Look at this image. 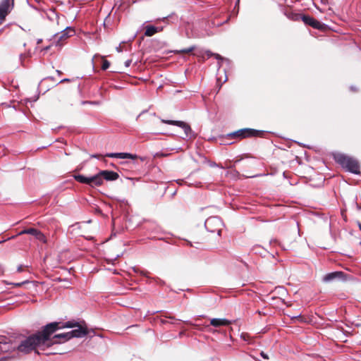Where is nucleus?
Here are the masks:
<instances>
[{"instance_id": "nucleus-33", "label": "nucleus", "mask_w": 361, "mask_h": 361, "mask_svg": "<svg viewBox=\"0 0 361 361\" xmlns=\"http://www.w3.org/2000/svg\"><path fill=\"white\" fill-rule=\"evenodd\" d=\"M161 322H162V323H166V321H165V320H162Z\"/></svg>"}, {"instance_id": "nucleus-13", "label": "nucleus", "mask_w": 361, "mask_h": 361, "mask_svg": "<svg viewBox=\"0 0 361 361\" xmlns=\"http://www.w3.org/2000/svg\"><path fill=\"white\" fill-rule=\"evenodd\" d=\"M51 336H52V334ZM51 339L54 341V344L61 343V342L67 341L71 339L70 333L68 331L56 334L54 336H51Z\"/></svg>"}, {"instance_id": "nucleus-2", "label": "nucleus", "mask_w": 361, "mask_h": 361, "mask_svg": "<svg viewBox=\"0 0 361 361\" xmlns=\"http://www.w3.org/2000/svg\"><path fill=\"white\" fill-rule=\"evenodd\" d=\"M74 179L79 183L87 184L91 187L100 186L103 184L104 180L110 181L116 180L118 178L119 176L117 173L103 170L100 171L98 173L90 177H85L82 175H75Z\"/></svg>"}, {"instance_id": "nucleus-25", "label": "nucleus", "mask_w": 361, "mask_h": 361, "mask_svg": "<svg viewBox=\"0 0 361 361\" xmlns=\"http://www.w3.org/2000/svg\"><path fill=\"white\" fill-rule=\"evenodd\" d=\"M23 269H24L23 266V265H20V266H18V268H17V271H18V272H21V271H23Z\"/></svg>"}, {"instance_id": "nucleus-16", "label": "nucleus", "mask_w": 361, "mask_h": 361, "mask_svg": "<svg viewBox=\"0 0 361 361\" xmlns=\"http://www.w3.org/2000/svg\"><path fill=\"white\" fill-rule=\"evenodd\" d=\"M231 324V322L226 319L214 318L210 320V324L215 327H219L221 326H228Z\"/></svg>"}, {"instance_id": "nucleus-18", "label": "nucleus", "mask_w": 361, "mask_h": 361, "mask_svg": "<svg viewBox=\"0 0 361 361\" xmlns=\"http://www.w3.org/2000/svg\"><path fill=\"white\" fill-rule=\"evenodd\" d=\"M80 324L75 321H68L66 322L63 325V327L66 328H75L78 326Z\"/></svg>"}, {"instance_id": "nucleus-24", "label": "nucleus", "mask_w": 361, "mask_h": 361, "mask_svg": "<svg viewBox=\"0 0 361 361\" xmlns=\"http://www.w3.org/2000/svg\"><path fill=\"white\" fill-rule=\"evenodd\" d=\"M260 355L264 359L269 358L268 355L263 351L261 352Z\"/></svg>"}, {"instance_id": "nucleus-12", "label": "nucleus", "mask_w": 361, "mask_h": 361, "mask_svg": "<svg viewBox=\"0 0 361 361\" xmlns=\"http://www.w3.org/2000/svg\"><path fill=\"white\" fill-rule=\"evenodd\" d=\"M16 349V346H13L10 341H7L4 338H0V352H9L13 351Z\"/></svg>"}, {"instance_id": "nucleus-14", "label": "nucleus", "mask_w": 361, "mask_h": 361, "mask_svg": "<svg viewBox=\"0 0 361 361\" xmlns=\"http://www.w3.org/2000/svg\"><path fill=\"white\" fill-rule=\"evenodd\" d=\"M107 157H111V158H118V159H135L137 158L136 154H132L130 153H108L105 155Z\"/></svg>"}, {"instance_id": "nucleus-29", "label": "nucleus", "mask_w": 361, "mask_h": 361, "mask_svg": "<svg viewBox=\"0 0 361 361\" xmlns=\"http://www.w3.org/2000/svg\"><path fill=\"white\" fill-rule=\"evenodd\" d=\"M66 81H69V79H66H66L61 80L60 81V82H66Z\"/></svg>"}, {"instance_id": "nucleus-28", "label": "nucleus", "mask_w": 361, "mask_h": 361, "mask_svg": "<svg viewBox=\"0 0 361 361\" xmlns=\"http://www.w3.org/2000/svg\"><path fill=\"white\" fill-rule=\"evenodd\" d=\"M99 157H100V155H98V154L92 155V157H94V158H99Z\"/></svg>"}, {"instance_id": "nucleus-11", "label": "nucleus", "mask_w": 361, "mask_h": 361, "mask_svg": "<svg viewBox=\"0 0 361 361\" xmlns=\"http://www.w3.org/2000/svg\"><path fill=\"white\" fill-rule=\"evenodd\" d=\"M302 19V21L306 25H308L312 27L313 28L320 30L323 27L322 23L312 17H310L309 16H303Z\"/></svg>"}, {"instance_id": "nucleus-27", "label": "nucleus", "mask_w": 361, "mask_h": 361, "mask_svg": "<svg viewBox=\"0 0 361 361\" xmlns=\"http://www.w3.org/2000/svg\"><path fill=\"white\" fill-rule=\"evenodd\" d=\"M207 55L208 56H213V55H214V54H213V53H212L210 51H207Z\"/></svg>"}, {"instance_id": "nucleus-21", "label": "nucleus", "mask_w": 361, "mask_h": 361, "mask_svg": "<svg viewBox=\"0 0 361 361\" xmlns=\"http://www.w3.org/2000/svg\"><path fill=\"white\" fill-rule=\"evenodd\" d=\"M28 283H29V281H25L20 282V283H12V285L13 287H20L23 285Z\"/></svg>"}, {"instance_id": "nucleus-15", "label": "nucleus", "mask_w": 361, "mask_h": 361, "mask_svg": "<svg viewBox=\"0 0 361 361\" xmlns=\"http://www.w3.org/2000/svg\"><path fill=\"white\" fill-rule=\"evenodd\" d=\"M343 275L344 274L342 271H334L329 273L324 276L323 281L324 282H330L336 279H342L343 277Z\"/></svg>"}, {"instance_id": "nucleus-32", "label": "nucleus", "mask_w": 361, "mask_h": 361, "mask_svg": "<svg viewBox=\"0 0 361 361\" xmlns=\"http://www.w3.org/2000/svg\"><path fill=\"white\" fill-rule=\"evenodd\" d=\"M358 226H359L360 230L361 231V224L360 223H358Z\"/></svg>"}, {"instance_id": "nucleus-9", "label": "nucleus", "mask_w": 361, "mask_h": 361, "mask_svg": "<svg viewBox=\"0 0 361 361\" xmlns=\"http://www.w3.org/2000/svg\"><path fill=\"white\" fill-rule=\"evenodd\" d=\"M22 234H30V235L35 236L39 241H42L43 243H46V241H47L46 237L44 236V235L41 231H39V230L35 229V228H30L25 229L19 233V235H22Z\"/></svg>"}, {"instance_id": "nucleus-30", "label": "nucleus", "mask_w": 361, "mask_h": 361, "mask_svg": "<svg viewBox=\"0 0 361 361\" xmlns=\"http://www.w3.org/2000/svg\"><path fill=\"white\" fill-rule=\"evenodd\" d=\"M42 42V39H39L37 40V44H40Z\"/></svg>"}, {"instance_id": "nucleus-8", "label": "nucleus", "mask_w": 361, "mask_h": 361, "mask_svg": "<svg viewBox=\"0 0 361 361\" xmlns=\"http://www.w3.org/2000/svg\"><path fill=\"white\" fill-rule=\"evenodd\" d=\"M161 122L164 123H166V124L177 126L183 128L184 130V132L187 137L189 136L190 133L192 131L189 125H188L187 123H185L183 121L162 119Z\"/></svg>"}, {"instance_id": "nucleus-4", "label": "nucleus", "mask_w": 361, "mask_h": 361, "mask_svg": "<svg viewBox=\"0 0 361 361\" xmlns=\"http://www.w3.org/2000/svg\"><path fill=\"white\" fill-rule=\"evenodd\" d=\"M204 226L208 231L211 233H217L221 234L222 222L221 219L216 216H212L208 218L204 223Z\"/></svg>"}, {"instance_id": "nucleus-7", "label": "nucleus", "mask_w": 361, "mask_h": 361, "mask_svg": "<svg viewBox=\"0 0 361 361\" xmlns=\"http://www.w3.org/2000/svg\"><path fill=\"white\" fill-rule=\"evenodd\" d=\"M74 34L75 30L73 28L70 27H66L61 33H59L56 35V37L57 38L56 45L61 46L63 41H65L69 37L73 36Z\"/></svg>"}, {"instance_id": "nucleus-23", "label": "nucleus", "mask_w": 361, "mask_h": 361, "mask_svg": "<svg viewBox=\"0 0 361 361\" xmlns=\"http://www.w3.org/2000/svg\"><path fill=\"white\" fill-rule=\"evenodd\" d=\"M213 56L218 60H223V58L219 54H214Z\"/></svg>"}, {"instance_id": "nucleus-31", "label": "nucleus", "mask_w": 361, "mask_h": 361, "mask_svg": "<svg viewBox=\"0 0 361 361\" xmlns=\"http://www.w3.org/2000/svg\"><path fill=\"white\" fill-rule=\"evenodd\" d=\"M56 72H57V73H58L59 75H61V71L57 70V71H56Z\"/></svg>"}, {"instance_id": "nucleus-19", "label": "nucleus", "mask_w": 361, "mask_h": 361, "mask_svg": "<svg viewBox=\"0 0 361 361\" xmlns=\"http://www.w3.org/2000/svg\"><path fill=\"white\" fill-rule=\"evenodd\" d=\"M194 50H195V47H190L189 48L181 49V50H176V51H174V53H176V54L190 53Z\"/></svg>"}, {"instance_id": "nucleus-22", "label": "nucleus", "mask_w": 361, "mask_h": 361, "mask_svg": "<svg viewBox=\"0 0 361 361\" xmlns=\"http://www.w3.org/2000/svg\"><path fill=\"white\" fill-rule=\"evenodd\" d=\"M241 338H243L244 341H248L250 336L246 333H243L240 336Z\"/></svg>"}, {"instance_id": "nucleus-20", "label": "nucleus", "mask_w": 361, "mask_h": 361, "mask_svg": "<svg viewBox=\"0 0 361 361\" xmlns=\"http://www.w3.org/2000/svg\"><path fill=\"white\" fill-rule=\"evenodd\" d=\"M109 66H110V63L107 60H104L102 66V70L105 71V70L108 69Z\"/></svg>"}, {"instance_id": "nucleus-5", "label": "nucleus", "mask_w": 361, "mask_h": 361, "mask_svg": "<svg viewBox=\"0 0 361 361\" xmlns=\"http://www.w3.org/2000/svg\"><path fill=\"white\" fill-rule=\"evenodd\" d=\"M14 6V0H2L0 3V25L4 22L6 16Z\"/></svg>"}, {"instance_id": "nucleus-1", "label": "nucleus", "mask_w": 361, "mask_h": 361, "mask_svg": "<svg viewBox=\"0 0 361 361\" xmlns=\"http://www.w3.org/2000/svg\"><path fill=\"white\" fill-rule=\"evenodd\" d=\"M60 329L58 322H52L47 324L42 331L30 336L23 341L17 347L19 352L28 353L35 350L39 354V350H45L54 345V341L51 339V335Z\"/></svg>"}, {"instance_id": "nucleus-3", "label": "nucleus", "mask_w": 361, "mask_h": 361, "mask_svg": "<svg viewBox=\"0 0 361 361\" xmlns=\"http://www.w3.org/2000/svg\"><path fill=\"white\" fill-rule=\"evenodd\" d=\"M334 159L345 170L355 174L360 173V164L355 159L343 154L335 155Z\"/></svg>"}, {"instance_id": "nucleus-6", "label": "nucleus", "mask_w": 361, "mask_h": 361, "mask_svg": "<svg viewBox=\"0 0 361 361\" xmlns=\"http://www.w3.org/2000/svg\"><path fill=\"white\" fill-rule=\"evenodd\" d=\"M257 134V131L251 128H243L238 130L235 132L230 133L228 135L232 138H245L249 137L255 136Z\"/></svg>"}, {"instance_id": "nucleus-26", "label": "nucleus", "mask_w": 361, "mask_h": 361, "mask_svg": "<svg viewBox=\"0 0 361 361\" xmlns=\"http://www.w3.org/2000/svg\"><path fill=\"white\" fill-rule=\"evenodd\" d=\"M291 318L293 319H302V317H301L300 314H299V315H296V316H293V317H291Z\"/></svg>"}, {"instance_id": "nucleus-10", "label": "nucleus", "mask_w": 361, "mask_h": 361, "mask_svg": "<svg viewBox=\"0 0 361 361\" xmlns=\"http://www.w3.org/2000/svg\"><path fill=\"white\" fill-rule=\"evenodd\" d=\"M77 329H73L70 333L71 338H82L88 334V331L86 326L79 324L76 326Z\"/></svg>"}, {"instance_id": "nucleus-17", "label": "nucleus", "mask_w": 361, "mask_h": 361, "mask_svg": "<svg viewBox=\"0 0 361 361\" xmlns=\"http://www.w3.org/2000/svg\"><path fill=\"white\" fill-rule=\"evenodd\" d=\"M163 30V27H155L153 25H147L145 27V35L147 37H152L154 34Z\"/></svg>"}]
</instances>
